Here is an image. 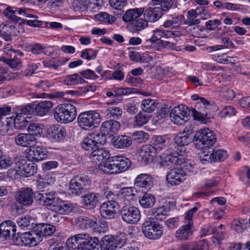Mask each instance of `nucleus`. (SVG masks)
<instances>
[{
  "label": "nucleus",
  "mask_w": 250,
  "mask_h": 250,
  "mask_svg": "<svg viewBox=\"0 0 250 250\" xmlns=\"http://www.w3.org/2000/svg\"><path fill=\"white\" fill-rule=\"evenodd\" d=\"M158 103L153 100L147 99L142 101L141 108L144 112L150 113L157 108Z\"/></svg>",
  "instance_id": "46"
},
{
  "label": "nucleus",
  "mask_w": 250,
  "mask_h": 250,
  "mask_svg": "<svg viewBox=\"0 0 250 250\" xmlns=\"http://www.w3.org/2000/svg\"><path fill=\"white\" fill-rule=\"evenodd\" d=\"M133 139L138 143H142L148 140L149 135L143 131H136L132 134Z\"/></svg>",
  "instance_id": "60"
},
{
  "label": "nucleus",
  "mask_w": 250,
  "mask_h": 250,
  "mask_svg": "<svg viewBox=\"0 0 250 250\" xmlns=\"http://www.w3.org/2000/svg\"><path fill=\"white\" fill-rule=\"evenodd\" d=\"M53 115L58 122L70 123L75 120L77 116V109L70 103L61 104L54 109Z\"/></svg>",
  "instance_id": "1"
},
{
  "label": "nucleus",
  "mask_w": 250,
  "mask_h": 250,
  "mask_svg": "<svg viewBox=\"0 0 250 250\" xmlns=\"http://www.w3.org/2000/svg\"><path fill=\"white\" fill-rule=\"evenodd\" d=\"M82 147L86 150L91 151V152L95 148H98V145L95 144L92 137V135L89 134L85 137L81 143Z\"/></svg>",
  "instance_id": "44"
},
{
  "label": "nucleus",
  "mask_w": 250,
  "mask_h": 250,
  "mask_svg": "<svg viewBox=\"0 0 250 250\" xmlns=\"http://www.w3.org/2000/svg\"><path fill=\"white\" fill-rule=\"evenodd\" d=\"M122 113L123 111L121 108L117 106H111L106 110L105 116L107 118L117 120L121 117Z\"/></svg>",
  "instance_id": "45"
},
{
  "label": "nucleus",
  "mask_w": 250,
  "mask_h": 250,
  "mask_svg": "<svg viewBox=\"0 0 250 250\" xmlns=\"http://www.w3.org/2000/svg\"><path fill=\"white\" fill-rule=\"evenodd\" d=\"M149 118L150 116L149 114L144 111H140L134 117L133 125L134 127L142 126L148 122Z\"/></svg>",
  "instance_id": "42"
},
{
  "label": "nucleus",
  "mask_w": 250,
  "mask_h": 250,
  "mask_svg": "<svg viewBox=\"0 0 250 250\" xmlns=\"http://www.w3.org/2000/svg\"><path fill=\"white\" fill-rule=\"evenodd\" d=\"M99 194L94 192L88 193L83 196V203L88 208H93L99 201Z\"/></svg>",
  "instance_id": "39"
},
{
  "label": "nucleus",
  "mask_w": 250,
  "mask_h": 250,
  "mask_svg": "<svg viewBox=\"0 0 250 250\" xmlns=\"http://www.w3.org/2000/svg\"><path fill=\"white\" fill-rule=\"evenodd\" d=\"M84 234L80 233L72 236L68 239L66 245L68 250H86L87 248L84 247Z\"/></svg>",
  "instance_id": "21"
},
{
  "label": "nucleus",
  "mask_w": 250,
  "mask_h": 250,
  "mask_svg": "<svg viewBox=\"0 0 250 250\" xmlns=\"http://www.w3.org/2000/svg\"><path fill=\"white\" fill-rule=\"evenodd\" d=\"M4 13L11 20L22 23H24L22 21H25V20L22 19L21 17L31 18H37V16L35 15L27 13L24 8L7 7L4 11Z\"/></svg>",
  "instance_id": "8"
},
{
  "label": "nucleus",
  "mask_w": 250,
  "mask_h": 250,
  "mask_svg": "<svg viewBox=\"0 0 250 250\" xmlns=\"http://www.w3.org/2000/svg\"><path fill=\"white\" fill-rule=\"evenodd\" d=\"M132 143L130 137L126 135L117 136L113 141V145L118 148H125L129 147Z\"/></svg>",
  "instance_id": "36"
},
{
  "label": "nucleus",
  "mask_w": 250,
  "mask_h": 250,
  "mask_svg": "<svg viewBox=\"0 0 250 250\" xmlns=\"http://www.w3.org/2000/svg\"><path fill=\"white\" fill-rule=\"evenodd\" d=\"M156 152L153 146L146 145L141 148L139 156L141 157L142 161L146 163L153 159V155Z\"/></svg>",
  "instance_id": "33"
},
{
  "label": "nucleus",
  "mask_w": 250,
  "mask_h": 250,
  "mask_svg": "<svg viewBox=\"0 0 250 250\" xmlns=\"http://www.w3.org/2000/svg\"><path fill=\"white\" fill-rule=\"evenodd\" d=\"M120 128V123L114 120L105 121L102 125L100 130L104 134L113 136L116 134Z\"/></svg>",
  "instance_id": "23"
},
{
  "label": "nucleus",
  "mask_w": 250,
  "mask_h": 250,
  "mask_svg": "<svg viewBox=\"0 0 250 250\" xmlns=\"http://www.w3.org/2000/svg\"><path fill=\"white\" fill-rule=\"evenodd\" d=\"M168 209L165 206L154 208L152 209V215L158 220L162 221L166 218Z\"/></svg>",
  "instance_id": "47"
},
{
  "label": "nucleus",
  "mask_w": 250,
  "mask_h": 250,
  "mask_svg": "<svg viewBox=\"0 0 250 250\" xmlns=\"http://www.w3.org/2000/svg\"><path fill=\"white\" fill-rule=\"evenodd\" d=\"M92 0H77L75 10L84 11L87 8L89 4H92Z\"/></svg>",
  "instance_id": "62"
},
{
  "label": "nucleus",
  "mask_w": 250,
  "mask_h": 250,
  "mask_svg": "<svg viewBox=\"0 0 250 250\" xmlns=\"http://www.w3.org/2000/svg\"><path fill=\"white\" fill-rule=\"evenodd\" d=\"M187 174L183 168H174L167 173V180L171 185H178L185 179Z\"/></svg>",
  "instance_id": "15"
},
{
  "label": "nucleus",
  "mask_w": 250,
  "mask_h": 250,
  "mask_svg": "<svg viewBox=\"0 0 250 250\" xmlns=\"http://www.w3.org/2000/svg\"><path fill=\"white\" fill-rule=\"evenodd\" d=\"M153 32H155V36L157 37L159 40L162 38H173L175 36H178L179 34L177 32L161 29H157Z\"/></svg>",
  "instance_id": "49"
},
{
  "label": "nucleus",
  "mask_w": 250,
  "mask_h": 250,
  "mask_svg": "<svg viewBox=\"0 0 250 250\" xmlns=\"http://www.w3.org/2000/svg\"><path fill=\"white\" fill-rule=\"evenodd\" d=\"M100 246L101 250H114L117 248L115 239L112 236H105Z\"/></svg>",
  "instance_id": "40"
},
{
  "label": "nucleus",
  "mask_w": 250,
  "mask_h": 250,
  "mask_svg": "<svg viewBox=\"0 0 250 250\" xmlns=\"http://www.w3.org/2000/svg\"><path fill=\"white\" fill-rule=\"evenodd\" d=\"M33 105V112L35 111L38 116L45 115L52 108L53 103L51 101H44Z\"/></svg>",
  "instance_id": "31"
},
{
  "label": "nucleus",
  "mask_w": 250,
  "mask_h": 250,
  "mask_svg": "<svg viewBox=\"0 0 250 250\" xmlns=\"http://www.w3.org/2000/svg\"><path fill=\"white\" fill-rule=\"evenodd\" d=\"M148 26L147 21L145 19H138L132 22V26L133 28V32H138Z\"/></svg>",
  "instance_id": "54"
},
{
  "label": "nucleus",
  "mask_w": 250,
  "mask_h": 250,
  "mask_svg": "<svg viewBox=\"0 0 250 250\" xmlns=\"http://www.w3.org/2000/svg\"><path fill=\"white\" fill-rule=\"evenodd\" d=\"M80 74L81 76L87 79L95 80L99 78V76L94 71L89 69L82 71L80 72Z\"/></svg>",
  "instance_id": "64"
},
{
  "label": "nucleus",
  "mask_w": 250,
  "mask_h": 250,
  "mask_svg": "<svg viewBox=\"0 0 250 250\" xmlns=\"http://www.w3.org/2000/svg\"><path fill=\"white\" fill-rule=\"evenodd\" d=\"M144 8H136L126 10L123 16V20L125 22L133 21L144 12Z\"/></svg>",
  "instance_id": "35"
},
{
  "label": "nucleus",
  "mask_w": 250,
  "mask_h": 250,
  "mask_svg": "<svg viewBox=\"0 0 250 250\" xmlns=\"http://www.w3.org/2000/svg\"><path fill=\"white\" fill-rule=\"evenodd\" d=\"M195 138L205 147L208 148L212 146L216 140L214 133L208 128L200 129L196 133Z\"/></svg>",
  "instance_id": "9"
},
{
  "label": "nucleus",
  "mask_w": 250,
  "mask_h": 250,
  "mask_svg": "<svg viewBox=\"0 0 250 250\" xmlns=\"http://www.w3.org/2000/svg\"><path fill=\"white\" fill-rule=\"evenodd\" d=\"M42 241L41 235H39L36 229L22 233L20 236L18 233L14 240L15 245L29 247L38 246Z\"/></svg>",
  "instance_id": "6"
},
{
  "label": "nucleus",
  "mask_w": 250,
  "mask_h": 250,
  "mask_svg": "<svg viewBox=\"0 0 250 250\" xmlns=\"http://www.w3.org/2000/svg\"><path fill=\"white\" fill-rule=\"evenodd\" d=\"M144 17L147 21L155 22L159 20L163 15L160 7H148L143 13Z\"/></svg>",
  "instance_id": "29"
},
{
  "label": "nucleus",
  "mask_w": 250,
  "mask_h": 250,
  "mask_svg": "<svg viewBox=\"0 0 250 250\" xmlns=\"http://www.w3.org/2000/svg\"><path fill=\"white\" fill-rule=\"evenodd\" d=\"M15 169L22 176L29 177L36 172L37 167L35 163H27L25 160L22 159L16 162Z\"/></svg>",
  "instance_id": "11"
},
{
  "label": "nucleus",
  "mask_w": 250,
  "mask_h": 250,
  "mask_svg": "<svg viewBox=\"0 0 250 250\" xmlns=\"http://www.w3.org/2000/svg\"><path fill=\"white\" fill-rule=\"evenodd\" d=\"M12 164V158L4 156L2 151L0 149V169L7 168L10 167Z\"/></svg>",
  "instance_id": "58"
},
{
  "label": "nucleus",
  "mask_w": 250,
  "mask_h": 250,
  "mask_svg": "<svg viewBox=\"0 0 250 250\" xmlns=\"http://www.w3.org/2000/svg\"><path fill=\"white\" fill-rule=\"evenodd\" d=\"M91 181L88 176L83 175L75 176L69 183L70 192L73 195H80L89 188Z\"/></svg>",
  "instance_id": "3"
},
{
  "label": "nucleus",
  "mask_w": 250,
  "mask_h": 250,
  "mask_svg": "<svg viewBox=\"0 0 250 250\" xmlns=\"http://www.w3.org/2000/svg\"><path fill=\"white\" fill-rule=\"evenodd\" d=\"M135 189L132 187H126L121 189L120 193L122 198L124 200L125 204L132 203L135 200L136 195Z\"/></svg>",
  "instance_id": "38"
},
{
  "label": "nucleus",
  "mask_w": 250,
  "mask_h": 250,
  "mask_svg": "<svg viewBox=\"0 0 250 250\" xmlns=\"http://www.w3.org/2000/svg\"><path fill=\"white\" fill-rule=\"evenodd\" d=\"M153 182L151 177L147 174L138 175L134 181V185L138 188H144L149 190L153 186Z\"/></svg>",
  "instance_id": "26"
},
{
  "label": "nucleus",
  "mask_w": 250,
  "mask_h": 250,
  "mask_svg": "<svg viewBox=\"0 0 250 250\" xmlns=\"http://www.w3.org/2000/svg\"><path fill=\"white\" fill-rule=\"evenodd\" d=\"M33 113L32 104H28L24 106H17L13 109V115L9 118H25V116ZM9 118H6L8 120Z\"/></svg>",
  "instance_id": "28"
},
{
  "label": "nucleus",
  "mask_w": 250,
  "mask_h": 250,
  "mask_svg": "<svg viewBox=\"0 0 250 250\" xmlns=\"http://www.w3.org/2000/svg\"><path fill=\"white\" fill-rule=\"evenodd\" d=\"M188 114L184 106H175L170 111L171 121L176 125H182L188 120Z\"/></svg>",
  "instance_id": "14"
},
{
  "label": "nucleus",
  "mask_w": 250,
  "mask_h": 250,
  "mask_svg": "<svg viewBox=\"0 0 250 250\" xmlns=\"http://www.w3.org/2000/svg\"><path fill=\"white\" fill-rule=\"evenodd\" d=\"M193 231V225L191 223H185L176 231L175 236L179 240H186L192 234Z\"/></svg>",
  "instance_id": "30"
},
{
  "label": "nucleus",
  "mask_w": 250,
  "mask_h": 250,
  "mask_svg": "<svg viewBox=\"0 0 250 250\" xmlns=\"http://www.w3.org/2000/svg\"><path fill=\"white\" fill-rule=\"evenodd\" d=\"M84 80L78 74H74L67 76L64 81L65 84L67 85H72L82 83Z\"/></svg>",
  "instance_id": "52"
},
{
  "label": "nucleus",
  "mask_w": 250,
  "mask_h": 250,
  "mask_svg": "<svg viewBox=\"0 0 250 250\" xmlns=\"http://www.w3.org/2000/svg\"><path fill=\"white\" fill-rule=\"evenodd\" d=\"M101 122L100 114L95 111H89L81 113L78 117L79 126L84 130H90Z\"/></svg>",
  "instance_id": "2"
},
{
  "label": "nucleus",
  "mask_w": 250,
  "mask_h": 250,
  "mask_svg": "<svg viewBox=\"0 0 250 250\" xmlns=\"http://www.w3.org/2000/svg\"><path fill=\"white\" fill-rule=\"evenodd\" d=\"M221 42L224 45H218L207 47V50L210 53L214 51L219 50L223 48H234V44L229 38H223Z\"/></svg>",
  "instance_id": "43"
},
{
  "label": "nucleus",
  "mask_w": 250,
  "mask_h": 250,
  "mask_svg": "<svg viewBox=\"0 0 250 250\" xmlns=\"http://www.w3.org/2000/svg\"><path fill=\"white\" fill-rule=\"evenodd\" d=\"M112 157H109L105 159L104 162H102L98 166V168L101 171L104 172L107 174H114L116 173L114 169V164Z\"/></svg>",
  "instance_id": "37"
},
{
  "label": "nucleus",
  "mask_w": 250,
  "mask_h": 250,
  "mask_svg": "<svg viewBox=\"0 0 250 250\" xmlns=\"http://www.w3.org/2000/svg\"><path fill=\"white\" fill-rule=\"evenodd\" d=\"M48 152L42 146H36L30 147L27 153L26 157L32 162L42 161L47 157Z\"/></svg>",
  "instance_id": "19"
},
{
  "label": "nucleus",
  "mask_w": 250,
  "mask_h": 250,
  "mask_svg": "<svg viewBox=\"0 0 250 250\" xmlns=\"http://www.w3.org/2000/svg\"><path fill=\"white\" fill-rule=\"evenodd\" d=\"M84 247L89 246L90 248L96 249L99 245V240L96 237H91L88 234L83 233Z\"/></svg>",
  "instance_id": "55"
},
{
  "label": "nucleus",
  "mask_w": 250,
  "mask_h": 250,
  "mask_svg": "<svg viewBox=\"0 0 250 250\" xmlns=\"http://www.w3.org/2000/svg\"><path fill=\"white\" fill-rule=\"evenodd\" d=\"M169 147L170 150H168L167 153H164L161 155L160 165L162 166L169 165L170 164L181 165L183 162L182 150H179V148L174 144L170 145Z\"/></svg>",
  "instance_id": "4"
},
{
  "label": "nucleus",
  "mask_w": 250,
  "mask_h": 250,
  "mask_svg": "<svg viewBox=\"0 0 250 250\" xmlns=\"http://www.w3.org/2000/svg\"><path fill=\"white\" fill-rule=\"evenodd\" d=\"M95 18L100 21L112 24L115 22L117 19L115 17L106 12H101L95 15Z\"/></svg>",
  "instance_id": "53"
},
{
  "label": "nucleus",
  "mask_w": 250,
  "mask_h": 250,
  "mask_svg": "<svg viewBox=\"0 0 250 250\" xmlns=\"http://www.w3.org/2000/svg\"><path fill=\"white\" fill-rule=\"evenodd\" d=\"M16 226L11 220L3 221L0 225V233L1 237L5 238L6 239H12L14 241L16 236Z\"/></svg>",
  "instance_id": "16"
},
{
  "label": "nucleus",
  "mask_w": 250,
  "mask_h": 250,
  "mask_svg": "<svg viewBox=\"0 0 250 250\" xmlns=\"http://www.w3.org/2000/svg\"><path fill=\"white\" fill-rule=\"evenodd\" d=\"M32 218L29 216H26L20 218L17 220L18 226L22 229H32L33 228V223Z\"/></svg>",
  "instance_id": "51"
},
{
  "label": "nucleus",
  "mask_w": 250,
  "mask_h": 250,
  "mask_svg": "<svg viewBox=\"0 0 250 250\" xmlns=\"http://www.w3.org/2000/svg\"><path fill=\"white\" fill-rule=\"evenodd\" d=\"M168 142L165 136H156L154 140L153 147L155 148L156 152L160 151L166 147L168 144Z\"/></svg>",
  "instance_id": "48"
},
{
  "label": "nucleus",
  "mask_w": 250,
  "mask_h": 250,
  "mask_svg": "<svg viewBox=\"0 0 250 250\" xmlns=\"http://www.w3.org/2000/svg\"><path fill=\"white\" fill-rule=\"evenodd\" d=\"M93 139L98 146H101L106 143V136L108 135L107 134H104L101 131V133H91Z\"/></svg>",
  "instance_id": "59"
},
{
  "label": "nucleus",
  "mask_w": 250,
  "mask_h": 250,
  "mask_svg": "<svg viewBox=\"0 0 250 250\" xmlns=\"http://www.w3.org/2000/svg\"><path fill=\"white\" fill-rule=\"evenodd\" d=\"M125 82L131 86H136L137 84L142 83V80L139 77H136L131 75H127L126 77Z\"/></svg>",
  "instance_id": "63"
},
{
  "label": "nucleus",
  "mask_w": 250,
  "mask_h": 250,
  "mask_svg": "<svg viewBox=\"0 0 250 250\" xmlns=\"http://www.w3.org/2000/svg\"><path fill=\"white\" fill-rule=\"evenodd\" d=\"M122 219L125 223L135 224L140 219L141 213L139 209L135 206L125 205L120 210Z\"/></svg>",
  "instance_id": "7"
},
{
  "label": "nucleus",
  "mask_w": 250,
  "mask_h": 250,
  "mask_svg": "<svg viewBox=\"0 0 250 250\" xmlns=\"http://www.w3.org/2000/svg\"><path fill=\"white\" fill-rule=\"evenodd\" d=\"M192 131L186 127L183 132H179L175 137V143L180 146H184L188 145L192 141Z\"/></svg>",
  "instance_id": "27"
},
{
  "label": "nucleus",
  "mask_w": 250,
  "mask_h": 250,
  "mask_svg": "<svg viewBox=\"0 0 250 250\" xmlns=\"http://www.w3.org/2000/svg\"><path fill=\"white\" fill-rule=\"evenodd\" d=\"M112 159L114 164V169L116 173L124 171L127 169L131 165V161L128 158L121 156L116 155L112 156Z\"/></svg>",
  "instance_id": "22"
},
{
  "label": "nucleus",
  "mask_w": 250,
  "mask_h": 250,
  "mask_svg": "<svg viewBox=\"0 0 250 250\" xmlns=\"http://www.w3.org/2000/svg\"><path fill=\"white\" fill-rule=\"evenodd\" d=\"M26 118H11L13 120V123L15 128L17 129H23L26 127L28 126L29 121Z\"/></svg>",
  "instance_id": "56"
},
{
  "label": "nucleus",
  "mask_w": 250,
  "mask_h": 250,
  "mask_svg": "<svg viewBox=\"0 0 250 250\" xmlns=\"http://www.w3.org/2000/svg\"><path fill=\"white\" fill-rule=\"evenodd\" d=\"M16 144L22 147H30L34 146L36 138L30 133H20L15 138Z\"/></svg>",
  "instance_id": "24"
},
{
  "label": "nucleus",
  "mask_w": 250,
  "mask_h": 250,
  "mask_svg": "<svg viewBox=\"0 0 250 250\" xmlns=\"http://www.w3.org/2000/svg\"><path fill=\"white\" fill-rule=\"evenodd\" d=\"M118 208V204L116 202L107 201L101 206L100 212L104 218L111 219L114 218Z\"/></svg>",
  "instance_id": "20"
},
{
  "label": "nucleus",
  "mask_w": 250,
  "mask_h": 250,
  "mask_svg": "<svg viewBox=\"0 0 250 250\" xmlns=\"http://www.w3.org/2000/svg\"><path fill=\"white\" fill-rule=\"evenodd\" d=\"M66 134V130L60 125H54L47 129V135L53 142H59L63 140Z\"/></svg>",
  "instance_id": "17"
},
{
  "label": "nucleus",
  "mask_w": 250,
  "mask_h": 250,
  "mask_svg": "<svg viewBox=\"0 0 250 250\" xmlns=\"http://www.w3.org/2000/svg\"><path fill=\"white\" fill-rule=\"evenodd\" d=\"M42 125L38 123H32L29 124L27 130L28 132H31V134L35 136H38L42 132Z\"/></svg>",
  "instance_id": "61"
},
{
  "label": "nucleus",
  "mask_w": 250,
  "mask_h": 250,
  "mask_svg": "<svg viewBox=\"0 0 250 250\" xmlns=\"http://www.w3.org/2000/svg\"><path fill=\"white\" fill-rule=\"evenodd\" d=\"M139 203L143 208H149L154 205L155 198L152 194L145 193L140 197Z\"/></svg>",
  "instance_id": "41"
},
{
  "label": "nucleus",
  "mask_w": 250,
  "mask_h": 250,
  "mask_svg": "<svg viewBox=\"0 0 250 250\" xmlns=\"http://www.w3.org/2000/svg\"><path fill=\"white\" fill-rule=\"evenodd\" d=\"M56 195L55 191L48 189L37 192L35 198L43 205L51 207L55 201Z\"/></svg>",
  "instance_id": "18"
},
{
  "label": "nucleus",
  "mask_w": 250,
  "mask_h": 250,
  "mask_svg": "<svg viewBox=\"0 0 250 250\" xmlns=\"http://www.w3.org/2000/svg\"><path fill=\"white\" fill-rule=\"evenodd\" d=\"M142 230L145 236L151 240L158 239L163 234V226L152 220L146 221L142 225Z\"/></svg>",
  "instance_id": "5"
},
{
  "label": "nucleus",
  "mask_w": 250,
  "mask_h": 250,
  "mask_svg": "<svg viewBox=\"0 0 250 250\" xmlns=\"http://www.w3.org/2000/svg\"><path fill=\"white\" fill-rule=\"evenodd\" d=\"M181 17L174 16L164 21L163 26L167 28H177L181 24Z\"/></svg>",
  "instance_id": "50"
},
{
  "label": "nucleus",
  "mask_w": 250,
  "mask_h": 250,
  "mask_svg": "<svg viewBox=\"0 0 250 250\" xmlns=\"http://www.w3.org/2000/svg\"><path fill=\"white\" fill-rule=\"evenodd\" d=\"M23 32L21 25L17 26L9 24H1L0 25V35L6 41H10L12 36H18Z\"/></svg>",
  "instance_id": "13"
},
{
  "label": "nucleus",
  "mask_w": 250,
  "mask_h": 250,
  "mask_svg": "<svg viewBox=\"0 0 250 250\" xmlns=\"http://www.w3.org/2000/svg\"><path fill=\"white\" fill-rule=\"evenodd\" d=\"M37 228L35 229L39 234V235H41V238L43 240V237L51 235L55 231V227L53 225L41 223L39 224H36Z\"/></svg>",
  "instance_id": "34"
},
{
  "label": "nucleus",
  "mask_w": 250,
  "mask_h": 250,
  "mask_svg": "<svg viewBox=\"0 0 250 250\" xmlns=\"http://www.w3.org/2000/svg\"><path fill=\"white\" fill-rule=\"evenodd\" d=\"M211 155L214 162L223 161L228 157L227 151L220 149L213 150Z\"/></svg>",
  "instance_id": "57"
},
{
  "label": "nucleus",
  "mask_w": 250,
  "mask_h": 250,
  "mask_svg": "<svg viewBox=\"0 0 250 250\" xmlns=\"http://www.w3.org/2000/svg\"><path fill=\"white\" fill-rule=\"evenodd\" d=\"M76 222L82 229H90L97 231L99 229L97 218L93 215L81 216L76 219Z\"/></svg>",
  "instance_id": "12"
},
{
  "label": "nucleus",
  "mask_w": 250,
  "mask_h": 250,
  "mask_svg": "<svg viewBox=\"0 0 250 250\" xmlns=\"http://www.w3.org/2000/svg\"><path fill=\"white\" fill-rule=\"evenodd\" d=\"M95 148L90 153V158L93 162L101 161L109 158L110 154L108 151L101 146Z\"/></svg>",
  "instance_id": "32"
},
{
  "label": "nucleus",
  "mask_w": 250,
  "mask_h": 250,
  "mask_svg": "<svg viewBox=\"0 0 250 250\" xmlns=\"http://www.w3.org/2000/svg\"><path fill=\"white\" fill-rule=\"evenodd\" d=\"M34 196L35 197L32 188H22L17 191L15 198L16 201L20 204L28 206L32 204Z\"/></svg>",
  "instance_id": "10"
},
{
  "label": "nucleus",
  "mask_w": 250,
  "mask_h": 250,
  "mask_svg": "<svg viewBox=\"0 0 250 250\" xmlns=\"http://www.w3.org/2000/svg\"><path fill=\"white\" fill-rule=\"evenodd\" d=\"M52 210L60 214H68L71 210V205L59 198L56 199L50 207Z\"/></svg>",
  "instance_id": "25"
}]
</instances>
